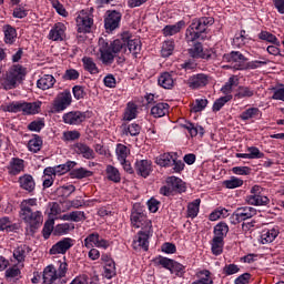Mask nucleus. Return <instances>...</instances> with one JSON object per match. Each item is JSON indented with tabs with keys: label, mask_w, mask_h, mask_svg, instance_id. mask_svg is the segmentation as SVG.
<instances>
[{
	"label": "nucleus",
	"mask_w": 284,
	"mask_h": 284,
	"mask_svg": "<svg viewBox=\"0 0 284 284\" xmlns=\"http://www.w3.org/2000/svg\"><path fill=\"white\" fill-rule=\"evenodd\" d=\"M139 57L141 54V40L132 39L130 33H123L121 39L113 40L111 43L103 38L99 40L100 59L104 65H112L116 54H125V52Z\"/></svg>",
	"instance_id": "1"
},
{
	"label": "nucleus",
	"mask_w": 284,
	"mask_h": 284,
	"mask_svg": "<svg viewBox=\"0 0 284 284\" xmlns=\"http://www.w3.org/2000/svg\"><path fill=\"white\" fill-rule=\"evenodd\" d=\"M19 216L30 230H39L43 225V213L39 211L37 199L23 200L20 203Z\"/></svg>",
	"instance_id": "2"
},
{
	"label": "nucleus",
	"mask_w": 284,
	"mask_h": 284,
	"mask_svg": "<svg viewBox=\"0 0 284 284\" xmlns=\"http://www.w3.org/2000/svg\"><path fill=\"white\" fill-rule=\"evenodd\" d=\"M131 225L136 229H142L138 233L136 240L134 243H138L139 247H142L144 252H148L150 248V233L152 232V221L148 220V216L141 212H132L131 213Z\"/></svg>",
	"instance_id": "3"
},
{
	"label": "nucleus",
	"mask_w": 284,
	"mask_h": 284,
	"mask_svg": "<svg viewBox=\"0 0 284 284\" xmlns=\"http://www.w3.org/2000/svg\"><path fill=\"white\" fill-rule=\"evenodd\" d=\"M23 77H26V69L21 64H16L1 79V85L4 90H14L17 84L23 81Z\"/></svg>",
	"instance_id": "4"
},
{
	"label": "nucleus",
	"mask_w": 284,
	"mask_h": 284,
	"mask_svg": "<svg viewBox=\"0 0 284 284\" xmlns=\"http://www.w3.org/2000/svg\"><path fill=\"white\" fill-rule=\"evenodd\" d=\"M121 19L123 14L116 10H108L104 16V30L108 34H112L121 28Z\"/></svg>",
	"instance_id": "5"
},
{
	"label": "nucleus",
	"mask_w": 284,
	"mask_h": 284,
	"mask_svg": "<svg viewBox=\"0 0 284 284\" xmlns=\"http://www.w3.org/2000/svg\"><path fill=\"white\" fill-rule=\"evenodd\" d=\"M248 205H270V197L263 195V187L254 185L251 189V195L246 196Z\"/></svg>",
	"instance_id": "6"
},
{
	"label": "nucleus",
	"mask_w": 284,
	"mask_h": 284,
	"mask_svg": "<svg viewBox=\"0 0 284 284\" xmlns=\"http://www.w3.org/2000/svg\"><path fill=\"white\" fill-rule=\"evenodd\" d=\"M78 32L88 33L92 31V26H94V19L92 14L88 13V11L82 10L78 14L77 19Z\"/></svg>",
	"instance_id": "7"
},
{
	"label": "nucleus",
	"mask_w": 284,
	"mask_h": 284,
	"mask_svg": "<svg viewBox=\"0 0 284 284\" xmlns=\"http://www.w3.org/2000/svg\"><path fill=\"white\" fill-rule=\"evenodd\" d=\"M253 216H256V209L252 206L237 207L232 214V223L236 225V223H243V221H247Z\"/></svg>",
	"instance_id": "8"
},
{
	"label": "nucleus",
	"mask_w": 284,
	"mask_h": 284,
	"mask_svg": "<svg viewBox=\"0 0 284 284\" xmlns=\"http://www.w3.org/2000/svg\"><path fill=\"white\" fill-rule=\"evenodd\" d=\"M72 103V93L70 90H64L59 93L53 101V110L57 112H63Z\"/></svg>",
	"instance_id": "9"
},
{
	"label": "nucleus",
	"mask_w": 284,
	"mask_h": 284,
	"mask_svg": "<svg viewBox=\"0 0 284 284\" xmlns=\"http://www.w3.org/2000/svg\"><path fill=\"white\" fill-rule=\"evenodd\" d=\"M74 247V240L72 237H63L62 240L58 241L49 251V254H67L68 251Z\"/></svg>",
	"instance_id": "10"
},
{
	"label": "nucleus",
	"mask_w": 284,
	"mask_h": 284,
	"mask_svg": "<svg viewBox=\"0 0 284 284\" xmlns=\"http://www.w3.org/2000/svg\"><path fill=\"white\" fill-rule=\"evenodd\" d=\"M229 61L234 70H247V58L239 51H232Z\"/></svg>",
	"instance_id": "11"
},
{
	"label": "nucleus",
	"mask_w": 284,
	"mask_h": 284,
	"mask_svg": "<svg viewBox=\"0 0 284 284\" xmlns=\"http://www.w3.org/2000/svg\"><path fill=\"white\" fill-rule=\"evenodd\" d=\"M210 83V77L205 73H197L189 78L187 85L191 90H199L205 88Z\"/></svg>",
	"instance_id": "12"
},
{
	"label": "nucleus",
	"mask_w": 284,
	"mask_h": 284,
	"mask_svg": "<svg viewBox=\"0 0 284 284\" xmlns=\"http://www.w3.org/2000/svg\"><path fill=\"white\" fill-rule=\"evenodd\" d=\"M63 123L67 125H81L85 121V113L81 111H70L62 116Z\"/></svg>",
	"instance_id": "13"
},
{
	"label": "nucleus",
	"mask_w": 284,
	"mask_h": 284,
	"mask_svg": "<svg viewBox=\"0 0 284 284\" xmlns=\"http://www.w3.org/2000/svg\"><path fill=\"white\" fill-rule=\"evenodd\" d=\"M7 170L10 176H17V174H21L26 170V161L19 158H12Z\"/></svg>",
	"instance_id": "14"
},
{
	"label": "nucleus",
	"mask_w": 284,
	"mask_h": 284,
	"mask_svg": "<svg viewBox=\"0 0 284 284\" xmlns=\"http://www.w3.org/2000/svg\"><path fill=\"white\" fill-rule=\"evenodd\" d=\"M18 183L21 187V190H24L26 192H29V194H32L37 187V183L34 182V178L30 174H24L19 178Z\"/></svg>",
	"instance_id": "15"
},
{
	"label": "nucleus",
	"mask_w": 284,
	"mask_h": 284,
	"mask_svg": "<svg viewBox=\"0 0 284 284\" xmlns=\"http://www.w3.org/2000/svg\"><path fill=\"white\" fill-rule=\"evenodd\" d=\"M135 172L143 179H148L152 172V162L148 160H141L135 162Z\"/></svg>",
	"instance_id": "16"
},
{
	"label": "nucleus",
	"mask_w": 284,
	"mask_h": 284,
	"mask_svg": "<svg viewBox=\"0 0 284 284\" xmlns=\"http://www.w3.org/2000/svg\"><path fill=\"white\" fill-rule=\"evenodd\" d=\"M65 38V24L62 22H58L54 27L50 30L49 39L51 41H63Z\"/></svg>",
	"instance_id": "17"
},
{
	"label": "nucleus",
	"mask_w": 284,
	"mask_h": 284,
	"mask_svg": "<svg viewBox=\"0 0 284 284\" xmlns=\"http://www.w3.org/2000/svg\"><path fill=\"white\" fill-rule=\"evenodd\" d=\"M189 54L193 59H212V54L205 53L203 51V44L201 42H195L191 49H189Z\"/></svg>",
	"instance_id": "18"
},
{
	"label": "nucleus",
	"mask_w": 284,
	"mask_h": 284,
	"mask_svg": "<svg viewBox=\"0 0 284 284\" xmlns=\"http://www.w3.org/2000/svg\"><path fill=\"white\" fill-rule=\"evenodd\" d=\"M193 28L197 29L202 34L206 32L210 26H214V18L212 17H202L200 19L193 20Z\"/></svg>",
	"instance_id": "19"
},
{
	"label": "nucleus",
	"mask_w": 284,
	"mask_h": 284,
	"mask_svg": "<svg viewBox=\"0 0 284 284\" xmlns=\"http://www.w3.org/2000/svg\"><path fill=\"white\" fill-rule=\"evenodd\" d=\"M57 83V79L52 74H44L37 81V88L39 90H51V88H54V84Z\"/></svg>",
	"instance_id": "20"
},
{
	"label": "nucleus",
	"mask_w": 284,
	"mask_h": 284,
	"mask_svg": "<svg viewBox=\"0 0 284 284\" xmlns=\"http://www.w3.org/2000/svg\"><path fill=\"white\" fill-rule=\"evenodd\" d=\"M166 185L170 186L172 192H185V183H183V180L176 178V176H170L166 179Z\"/></svg>",
	"instance_id": "21"
},
{
	"label": "nucleus",
	"mask_w": 284,
	"mask_h": 284,
	"mask_svg": "<svg viewBox=\"0 0 284 284\" xmlns=\"http://www.w3.org/2000/svg\"><path fill=\"white\" fill-rule=\"evenodd\" d=\"M2 32L4 34V43L8 45H12L17 41V29L14 27L6 24L2 28Z\"/></svg>",
	"instance_id": "22"
},
{
	"label": "nucleus",
	"mask_w": 284,
	"mask_h": 284,
	"mask_svg": "<svg viewBox=\"0 0 284 284\" xmlns=\"http://www.w3.org/2000/svg\"><path fill=\"white\" fill-rule=\"evenodd\" d=\"M278 234H281V231H278V226L270 230H264L261 235L263 245L267 243H273Z\"/></svg>",
	"instance_id": "23"
},
{
	"label": "nucleus",
	"mask_w": 284,
	"mask_h": 284,
	"mask_svg": "<svg viewBox=\"0 0 284 284\" xmlns=\"http://www.w3.org/2000/svg\"><path fill=\"white\" fill-rule=\"evenodd\" d=\"M168 112H170V104L168 103H156L151 108V114L154 116V119H161V116H165Z\"/></svg>",
	"instance_id": "24"
},
{
	"label": "nucleus",
	"mask_w": 284,
	"mask_h": 284,
	"mask_svg": "<svg viewBox=\"0 0 284 284\" xmlns=\"http://www.w3.org/2000/svg\"><path fill=\"white\" fill-rule=\"evenodd\" d=\"M183 28H185V21H179L175 24L165 26L162 32L164 37H174V34H179Z\"/></svg>",
	"instance_id": "25"
},
{
	"label": "nucleus",
	"mask_w": 284,
	"mask_h": 284,
	"mask_svg": "<svg viewBox=\"0 0 284 284\" xmlns=\"http://www.w3.org/2000/svg\"><path fill=\"white\" fill-rule=\"evenodd\" d=\"M75 152L77 154H81L83 159L92 160L94 159V150L90 148L88 144L84 143H77L75 144Z\"/></svg>",
	"instance_id": "26"
},
{
	"label": "nucleus",
	"mask_w": 284,
	"mask_h": 284,
	"mask_svg": "<svg viewBox=\"0 0 284 284\" xmlns=\"http://www.w3.org/2000/svg\"><path fill=\"white\" fill-rule=\"evenodd\" d=\"M59 274H57V268L53 265H49L43 270V283L44 284H52L57 281Z\"/></svg>",
	"instance_id": "27"
},
{
	"label": "nucleus",
	"mask_w": 284,
	"mask_h": 284,
	"mask_svg": "<svg viewBox=\"0 0 284 284\" xmlns=\"http://www.w3.org/2000/svg\"><path fill=\"white\" fill-rule=\"evenodd\" d=\"M203 33L199 31V29L194 28V23L192 22L191 26L186 29L185 40L187 43H194L196 39H203Z\"/></svg>",
	"instance_id": "28"
},
{
	"label": "nucleus",
	"mask_w": 284,
	"mask_h": 284,
	"mask_svg": "<svg viewBox=\"0 0 284 284\" xmlns=\"http://www.w3.org/2000/svg\"><path fill=\"white\" fill-rule=\"evenodd\" d=\"M158 83L164 90H172L174 88V78H172V74L164 72L159 77Z\"/></svg>",
	"instance_id": "29"
},
{
	"label": "nucleus",
	"mask_w": 284,
	"mask_h": 284,
	"mask_svg": "<svg viewBox=\"0 0 284 284\" xmlns=\"http://www.w3.org/2000/svg\"><path fill=\"white\" fill-rule=\"evenodd\" d=\"M41 102H22L23 114H39Z\"/></svg>",
	"instance_id": "30"
},
{
	"label": "nucleus",
	"mask_w": 284,
	"mask_h": 284,
	"mask_svg": "<svg viewBox=\"0 0 284 284\" xmlns=\"http://www.w3.org/2000/svg\"><path fill=\"white\" fill-rule=\"evenodd\" d=\"M105 174L108 181H112V183H121V172L119 169L112 165H106Z\"/></svg>",
	"instance_id": "31"
},
{
	"label": "nucleus",
	"mask_w": 284,
	"mask_h": 284,
	"mask_svg": "<svg viewBox=\"0 0 284 284\" xmlns=\"http://www.w3.org/2000/svg\"><path fill=\"white\" fill-rule=\"evenodd\" d=\"M19 230V224H12L10 217H0V232H17Z\"/></svg>",
	"instance_id": "32"
},
{
	"label": "nucleus",
	"mask_w": 284,
	"mask_h": 284,
	"mask_svg": "<svg viewBox=\"0 0 284 284\" xmlns=\"http://www.w3.org/2000/svg\"><path fill=\"white\" fill-rule=\"evenodd\" d=\"M175 154L164 153L155 159V163L161 168H170L172 166V161H174Z\"/></svg>",
	"instance_id": "33"
},
{
	"label": "nucleus",
	"mask_w": 284,
	"mask_h": 284,
	"mask_svg": "<svg viewBox=\"0 0 284 284\" xmlns=\"http://www.w3.org/2000/svg\"><path fill=\"white\" fill-rule=\"evenodd\" d=\"M82 63L87 72H90V74H99V68L97 67L94 59L90 57H84L82 58Z\"/></svg>",
	"instance_id": "34"
},
{
	"label": "nucleus",
	"mask_w": 284,
	"mask_h": 284,
	"mask_svg": "<svg viewBox=\"0 0 284 284\" xmlns=\"http://www.w3.org/2000/svg\"><path fill=\"white\" fill-rule=\"evenodd\" d=\"M54 168H55V175L61 176L63 174H68L70 170H74V168H77V162L68 161L67 163L57 165Z\"/></svg>",
	"instance_id": "35"
},
{
	"label": "nucleus",
	"mask_w": 284,
	"mask_h": 284,
	"mask_svg": "<svg viewBox=\"0 0 284 284\" xmlns=\"http://www.w3.org/2000/svg\"><path fill=\"white\" fill-rule=\"evenodd\" d=\"M138 112H139V106L134 104V102H129L126 104V109L124 112V121H132L133 119H136Z\"/></svg>",
	"instance_id": "36"
},
{
	"label": "nucleus",
	"mask_w": 284,
	"mask_h": 284,
	"mask_svg": "<svg viewBox=\"0 0 284 284\" xmlns=\"http://www.w3.org/2000/svg\"><path fill=\"white\" fill-rule=\"evenodd\" d=\"M227 232H230V226L225 222H221L214 227V239H221L223 241L227 236Z\"/></svg>",
	"instance_id": "37"
},
{
	"label": "nucleus",
	"mask_w": 284,
	"mask_h": 284,
	"mask_svg": "<svg viewBox=\"0 0 284 284\" xmlns=\"http://www.w3.org/2000/svg\"><path fill=\"white\" fill-rule=\"evenodd\" d=\"M254 95V89L240 85L236 90L235 99H250Z\"/></svg>",
	"instance_id": "38"
},
{
	"label": "nucleus",
	"mask_w": 284,
	"mask_h": 284,
	"mask_svg": "<svg viewBox=\"0 0 284 284\" xmlns=\"http://www.w3.org/2000/svg\"><path fill=\"white\" fill-rule=\"evenodd\" d=\"M71 230H74V224L63 223L55 225L53 230L54 236H63V234H68Z\"/></svg>",
	"instance_id": "39"
},
{
	"label": "nucleus",
	"mask_w": 284,
	"mask_h": 284,
	"mask_svg": "<svg viewBox=\"0 0 284 284\" xmlns=\"http://www.w3.org/2000/svg\"><path fill=\"white\" fill-rule=\"evenodd\" d=\"M94 173L84 168L74 169L70 172L71 179H88L92 176Z\"/></svg>",
	"instance_id": "40"
},
{
	"label": "nucleus",
	"mask_w": 284,
	"mask_h": 284,
	"mask_svg": "<svg viewBox=\"0 0 284 284\" xmlns=\"http://www.w3.org/2000/svg\"><path fill=\"white\" fill-rule=\"evenodd\" d=\"M42 145H43V140H41V136L34 135V138L29 141L28 149L30 152H33L34 154H37V152L41 151Z\"/></svg>",
	"instance_id": "41"
},
{
	"label": "nucleus",
	"mask_w": 284,
	"mask_h": 284,
	"mask_svg": "<svg viewBox=\"0 0 284 284\" xmlns=\"http://www.w3.org/2000/svg\"><path fill=\"white\" fill-rule=\"evenodd\" d=\"M26 256H28L27 245H20L13 251V258H16L18 263H23V261H26Z\"/></svg>",
	"instance_id": "42"
},
{
	"label": "nucleus",
	"mask_w": 284,
	"mask_h": 284,
	"mask_svg": "<svg viewBox=\"0 0 284 284\" xmlns=\"http://www.w3.org/2000/svg\"><path fill=\"white\" fill-rule=\"evenodd\" d=\"M247 41H250V36L246 34L245 30H241L240 33H236L233 39V43L237 48H243Z\"/></svg>",
	"instance_id": "43"
},
{
	"label": "nucleus",
	"mask_w": 284,
	"mask_h": 284,
	"mask_svg": "<svg viewBox=\"0 0 284 284\" xmlns=\"http://www.w3.org/2000/svg\"><path fill=\"white\" fill-rule=\"evenodd\" d=\"M258 114H261L258 108H250L241 113L240 119L242 121H250V119H256Z\"/></svg>",
	"instance_id": "44"
},
{
	"label": "nucleus",
	"mask_w": 284,
	"mask_h": 284,
	"mask_svg": "<svg viewBox=\"0 0 284 284\" xmlns=\"http://www.w3.org/2000/svg\"><path fill=\"white\" fill-rule=\"evenodd\" d=\"M122 133L125 134V136H128V134H130V136H139V134H141V125L132 123L128 126H123Z\"/></svg>",
	"instance_id": "45"
},
{
	"label": "nucleus",
	"mask_w": 284,
	"mask_h": 284,
	"mask_svg": "<svg viewBox=\"0 0 284 284\" xmlns=\"http://www.w3.org/2000/svg\"><path fill=\"white\" fill-rule=\"evenodd\" d=\"M201 206V199L194 200L192 203L187 205V216L191 219H195L199 216V207Z\"/></svg>",
	"instance_id": "46"
},
{
	"label": "nucleus",
	"mask_w": 284,
	"mask_h": 284,
	"mask_svg": "<svg viewBox=\"0 0 284 284\" xmlns=\"http://www.w3.org/2000/svg\"><path fill=\"white\" fill-rule=\"evenodd\" d=\"M100 235L99 233H91L84 239V247L88 250H92V247H97V243H99Z\"/></svg>",
	"instance_id": "47"
},
{
	"label": "nucleus",
	"mask_w": 284,
	"mask_h": 284,
	"mask_svg": "<svg viewBox=\"0 0 284 284\" xmlns=\"http://www.w3.org/2000/svg\"><path fill=\"white\" fill-rule=\"evenodd\" d=\"M258 39H261L262 41H267L268 43H273V45H281V41H278V38L267 31H262L258 34Z\"/></svg>",
	"instance_id": "48"
},
{
	"label": "nucleus",
	"mask_w": 284,
	"mask_h": 284,
	"mask_svg": "<svg viewBox=\"0 0 284 284\" xmlns=\"http://www.w3.org/2000/svg\"><path fill=\"white\" fill-rule=\"evenodd\" d=\"M172 52H174V41L173 40L164 41L161 50L162 57L164 58L171 57Z\"/></svg>",
	"instance_id": "49"
},
{
	"label": "nucleus",
	"mask_w": 284,
	"mask_h": 284,
	"mask_svg": "<svg viewBox=\"0 0 284 284\" xmlns=\"http://www.w3.org/2000/svg\"><path fill=\"white\" fill-rule=\"evenodd\" d=\"M116 156L119 161H124L128 159V154H130V149L125 146V144H118L115 149Z\"/></svg>",
	"instance_id": "50"
},
{
	"label": "nucleus",
	"mask_w": 284,
	"mask_h": 284,
	"mask_svg": "<svg viewBox=\"0 0 284 284\" xmlns=\"http://www.w3.org/2000/svg\"><path fill=\"white\" fill-rule=\"evenodd\" d=\"M223 185H225L227 190H236V187H241L243 185V180L232 176L230 180H225Z\"/></svg>",
	"instance_id": "51"
},
{
	"label": "nucleus",
	"mask_w": 284,
	"mask_h": 284,
	"mask_svg": "<svg viewBox=\"0 0 284 284\" xmlns=\"http://www.w3.org/2000/svg\"><path fill=\"white\" fill-rule=\"evenodd\" d=\"M212 252L215 256L223 254V240L221 237H213Z\"/></svg>",
	"instance_id": "52"
},
{
	"label": "nucleus",
	"mask_w": 284,
	"mask_h": 284,
	"mask_svg": "<svg viewBox=\"0 0 284 284\" xmlns=\"http://www.w3.org/2000/svg\"><path fill=\"white\" fill-rule=\"evenodd\" d=\"M116 275V264L114 261H109L108 264L104 266V276L105 278H112Z\"/></svg>",
	"instance_id": "53"
},
{
	"label": "nucleus",
	"mask_w": 284,
	"mask_h": 284,
	"mask_svg": "<svg viewBox=\"0 0 284 284\" xmlns=\"http://www.w3.org/2000/svg\"><path fill=\"white\" fill-rule=\"evenodd\" d=\"M229 101H232V95H224L217 99L213 104V112H220L223 105H225V103H229Z\"/></svg>",
	"instance_id": "54"
},
{
	"label": "nucleus",
	"mask_w": 284,
	"mask_h": 284,
	"mask_svg": "<svg viewBox=\"0 0 284 284\" xmlns=\"http://www.w3.org/2000/svg\"><path fill=\"white\" fill-rule=\"evenodd\" d=\"M207 108V100H195V103L191 106V112H203Z\"/></svg>",
	"instance_id": "55"
},
{
	"label": "nucleus",
	"mask_w": 284,
	"mask_h": 284,
	"mask_svg": "<svg viewBox=\"0 0 284 284\" xmlns=\"http://www.w3.org/2000/svg\"><path fill=\"white\" fill-rule=\"evenodd\" d=\"M43 128H45V122H43V120L32 121L28 125V130H30L31 132H41Z\"/></svg>",
	"instance_id": "56"
},
{
	"label": "nucleus",
	"mask_w": 284,
	"mask_h": 284,
	"mask_svg": "<svg viewBox=\"0 0 284 284\" xmlns=\"http://www.w3.org/2000/svg\"><path fill=\"white\" fill-rule=\"evenodd\" d=\"M14 19H26L28 17V9L24 6H18L13 9Z\"/></svg>",
	"instance_id": "57"
},
{
	"label": "nucleus",
	"mask_w": 284,
	"mask_h": 284,
	"mask_svg": "<svg viewBox=\"0 0 284 284\" xmlns=\"http://www.w3.org/2000/svg\"><path fill=\"white\" fill-rule=\"evenodd\" d=\"M43 237L50 239V234L54 232V220L47 221L43 226Z\"/></svg>",
	"instance_id": "58"
},
{
	"label": "nucleus",
	"mask_w": 284,
	"mask_h": 284,
	"mask_svg": "<svg viewBox=\"0 0 284 284\" xmlns=\"http://www.w3.org/2000/svg\"><path fill=\"white\" fill-rule=\"evenodd\" d=\"M50 2L54 10L58 12V14H60L61 17H68V11H65V8L63 7V4H61V2H59V0H50Z\"/></svg>",
	"instance_id": "59"
},
{
	"label": "nucleus",
	"mask_w": 284,
	"mask_h": 284,
	"mask_svg": "<svg viewBox=\"0 0 284 284\" xmlns=\"http://www.w3.org/2000/svg\"><path fill=\"white\" fill-rule=\"evenodd\" d=\"M248 152V159H263L265 154L258 150L256 146H250L247 149Z\"/></svg>",
	"instance_id": "60"
},
{
	"label": "nucleus",
	"mask_w": 284,
	"mask_h": 284,
	"mask_svg": "<svg viewBox=\"0 0 284 284\" xmlns=\"http://www.w3.org/2000/svg\"><path fill=\"white\" fill-rule=\"evenodd\" d=\"M80 74L75 69H68L63 75L64 81H77Z\"/></svg>",
	"instance_id": "61"
},
{
	"label": "nucleus",
	"mask_w": 284,
	"mask_h": 284,
	"mask_svg": "<svg viewBox=\"0 0 284 284\" xmlns=\"http://www.w3.org/2000/svg\"><path fill=\"white\" fill-rule=\"evenodd\" d=\"M6 112H23V102H13L7 105Z\"/></svg>",
	"instance_id": "62"
},
{
	"label": "nucleus",
	"mask_w": 284,
	"mask_h": 284,
	"mask_svg": "<svg viewBox=\"0 0 284 284\" xmlns=\"http://www.w3.org/2000/svg\"><path fill=\"white\" fill-rule=\"evenodd\" d=\"M81 138V133L79 131H67L63 133V141H77V139Z\"/></svg>",
	"instance_id": "63"
},
{
	"label": "nucleus",
	"mask_w": 284,
	"mask_h": 284,
	"mask_svg": "<svg viewBox=\"0 0 284 284\" xmlns=\"http://www.w3.org/2000/svg\"><path fill=\"white\" fill-rule=\"evenodd\" d=\"M200 274H204V277L197 280L193 284H214L212 277H210V271L201 272Z\"/></svg>",
	"instance_id": "64"
}]
</instances>
